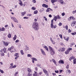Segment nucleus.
Wrapping results in <instances>:
<instances>
[{
  "label": "nucleus",
  "mask_w": 76,
  "mask_h": 76,
  "mask_svg": "<svg viewBox=\"0 0 76 76\" xmlns=\"http://www.w3.org/2000/svg\"><path fill=\"white\" fill-rule=\"evenodd\" d=\"M57 16H56L53 18V20H54L55 21V22H56V21H57Z\"/></svg>",
  "instance_id": "nucleus-28"
},
{
  "label": "nucleus",
  "mask_w": 76,
  "mask_h": 76,
  "mask_svg": "<svg viewBox=\"0 0 76 76\" xmlns=\"http://www.w3.org/2000/svg\"><path fill=\"white\" fill-rule=\"evenodd\" d=\"M43 72H44V73L45 74H47L48 73V72L47 71V70L45 69H43Z\"/></svg>",
  "instance_id": "nucleus-18"
},
{
  "label": "nucleus",
  "mask_w": 76,
  "mask_h": 76,
  "mask_svg": "<svg viewBox=\"0 0 76 76\" xmlns=\"http://www.w3.org/2000/svg\"><path fill=\"white\" fill-rule=\"evenodd\" d=\"M16 65H14V66H12V69H14V68H16Z\"/></svg>",
  "instance_id": "nucleus-49"
},
{
  "label": "nucleus",
  "mask_w": 76,
  "mask_h": 76,
  "mask_svg": "<svg viewBox=\"0 0 76 76\" xmlns=\"http://www.w3.org/2000/svg\"><path fill=\"white\" fill-rule=\"evenodd\" d=\"M76 24V21H73L71 23V26H74Z\"/></svg>",
  "instance_id": "nucleus-9"
},
{
  "label": "nucleus",
  "mask_w": 76,
  "mask_h": 76,
  "mask_svg": "<svg viewBox=\"0 0 76 76\" xmlns=\"http://www.w3.org/2000/svg\"><path fill=\"white\" fill-rule=\"evenodd\" d=\"M70 53V52L68 50L65 52V54H67Z\"/></svg>",
  "instance_id": "nucleus-32"
},
{
  "label": "nucleus",
  "mask_w": 76,
  "mask_h": 76,
  "mask_svg": "<svg viewBox=\"0 0 76 76\" xmlns=\"http://www.w3.org/2000/svg\"><path fill=\"white\" fill-rule=\"evenodd\" d=\"M3 43H4V44L5 46H7L10 43V42H5L4 41L3 42Z\"/></svg>",
  "instance_id": "nucleus-11"
},
{
  "label": "nucleus",
  "mask_w": 76,
  "mask_h": 76,
  "mask_svg": "<svg viewBox=\"0 0 76 76\" xmlns=\"http://www.w3.org/2000/svg\"><path fill=\"white\" fill-rule=\"evenodd\" d=\"M20 53L21 55H23V54H24V52H23V50H21Z\"/></svg>",
  "instance_id": "nucleus-35"
},
{
  "label": "nucleus",
  "mask_w": 76,
  "mask_h": 76,
  "mask_svg": "<svg viewBox=\"0 0 76 76\" xmlns=\"http://www.w3.org/2000/svg\"><path fill=\"white\" fill-rule=\"evenodd\" d=\"M66 73H68L70 74V73L71 72V71L69 69H67L66 71Z\"/></svg>",
  "instance_id": "nucleus-27"
},
{
  "label": "nucleus",
  "mask_w": 76,
  "mask_h": 76,
  "mask_svg": "<svg viewBox=\"0 0 76 76\" xmlns=\"http://www.w3.org/2000/svg\"><path fill=\"white\" fill-rule=\"evenodd\" d=\"M52 61H53V62L54 63V64H56V61L55 60H54V59H52Z\"/></svg>",
  "instance_id": "nucleus-30"
},
{
  "label": "nucleus",
  "mask_w": 76,
  "mask_h": 76,
  "mask_svg": "<svg viewBox=\"0 0 76 76\" xmlns=\"http://www.w3.org/2000/svg\"><path fill=\"white\" fill-rule=\"evenodd\" d=\"M26 11L24 12H21V14L22 16H24L26 14Z\"/></svg>",
  "instance_id": "nucleus-23"
},
{
  "label": "nucleus",
  "mask_w": 76,
  "mask_h": 76,
  "mask_svg": "<svg viewBox=\"0 0 76 76\" xmlns=\"http://www.w3.org/2000/svg\"><path fill=\"white\" fill-rule=\"evenodd\" d=\"M74 58H75V56H72L70 58L69 60V61H71V60H73Z\"/></svg>",
  "instance_id": "nucleus-19"
},
{
  "label": "nucleus",
  "mask_w": 76,
  "mask_h": 76,
  "mask_svg": "<svg viewBox=\"0 0 76 76\" xmlns=\"http://www.w3.org/2000/svg\"><path fill=\"white\" fill-rule=\"evenodd\" d=\"M18 26L19 28H22V26L20 24H19Z\"/></svg>",
  "instance_id": "nucleus-61"
},
{
  "label": "nucleus",
  "mask_w": 76,
  "mask_h": 76,
  "mask_svg": "<svg viewBox=\"0 0 76 76\" xmlns=\"http://www.w3.org/2000/svg\"><path fill=\"white\" fill-rule=\"evenodd\" d=\"M69 19L70 20H72H72H75V18H74V17L72 16H71L70 17Z\"/></svg>",
  "instance_id": "nucleus-21"
},
{
  "label": "nucleus",
  "mask_w": 76,
  "mask_h": 76,
  "mask_svg": "<svg viewBox=\"0 0 76 76\" xmlns=\"http://www.w3.org/2000/svg\"><path fill=\"white\" fill-rule=\"evenodd\" d=\"M11 19L13 20L14 22H16V23H18V20L15 18V17H12L11 18Z\"/></svg>",
  "instance_id": "nucleus-2"
},
{
  "label": "nucleus",
  "mask_w": 76,
  "mask_h": 76,
  "mask_svg": "<svg viewBox=\"0 0 76 76\" xmlns=\"http://www.w3.org/2000/svg\"><path fill=\"white\" fill-rule=\"evenodd\" d=\"M51 28H53V27L54 26V25H53V22L52 23H51Z\"/></svg>",
  "instance_id": "nucleus-39"
},
{
  "label": "nucleus",
  "mask_w": 76,
  "mask_h": 76,
  "mask_svg": "<svg viewBox=\"0 0 76 76\" xmlns=\"http://www.w3.org/2000/svg\"><path fill=\"white\" fill-rule=\"evenodd\" d=\"M60 2L61 4H66L65 2H64L63 0H60Z\"/></svg>",
  "instance_id": "nucleus-13"
},
{
  "label": "nucleus",
  "mask_w": 76,
  "mask_h": 76,
  "mask_svg": "<svg viewBox=\"0 0 76 76\" xmlns=\"http://www.w3.org/2000/svg\"><path fill=\"white\" fill-rule=\"evenodd\" d=\"M50 53L51 55H54V54H55V51H54V50H52V51H50Z\"/></svg>",
  "instance_id": "nucleus-17"
},
{
  "label": "nucleus",
  "mask_w": 76,
  "mask_h": 76,
  "mask_svg": "<svg viewBox=\"0 0 76 76\" xmlns=\"http://www.w3.org/2000/svg\"><path fill=\"white\" fill-rule=\"evenodd\" d=\"M28 16H32V14H28L27 15Z\"/></svg>",
  "instance_id": "nucleus-58"
},
{
  "label": "nucleus",
  "mask_w": 76,
  "mask_h": 76,
  "mask_svg": "<svg viewBox=\"0 0 76 76\" xmlns=\"http://www.w3.org/2000/svg\"><path fill=\"white\" fill-rule=\"evenodd\" d=\"M50 40L53 44H56V42H55L53 41V39L52 38H50Z\"/></svg>",
  "instance_id": "nucleus-15"
},
{
  "label": "nucleus",
  "mask_w": 76,
  "mask_h": 76,
  "mask_svg": "<svg viewBox=\"0 0 76 76\" xmlns=\"http://www.w3.org/2000/svg\"><path fill=\"white\" fill-rule=\"evenodd\" d=\"M11 19L13 20L14 22H16V23H18V20L15 18V17H12L11 18Z\"/></svg>",
  "instance_id": "nucleus-4"
},
{
  "label": "nucleus",
  "mask_w": 76,
  "mask_h": 76,
  "mask_svg": "<svg viewBox=\"0 0 76 76\" xmlns=\"http://www.w3.org/2000/svg\"><path fill=\"white\" fill-rule=\"evenodd\" d=\"M27 57H32V55H31L30 54H28L27 55Z\"/></svg>",
  "instance_id": "nucleus-50"
},
{
  "label": "nucleus",
  "mask_w": 76,
  "mask_h": 76,
  "mask_svg": "<svg viewBox=\"0 0 76 76\" xmlns=\"http://www.w3.org/2000/svg\"><path fill=\"white\" fill-rule=\"evenodd\" d=\"M75 43L72 42L70 44V45L71 46H73V45H75Z\"/></svg>",
  "instance_id": "nucleus-34"
},
{
  "label": "nucleus",
  "mask_w": 76,
  "mask_h": 76,
  "mask_svg": "<svg viewBox=\"0 0 76 76\" xmlns=\"http://www.w3.org/2000/svg\"><path fill=\"white\" fill-rule=\"evenodd\" d=\"M11 19L13 20L14 22H16V23H18V20L15 18V17H12L11 18Z\"/></svg>",
  "instance_id": "nucleus-6"
},
{
  "label": "nucleus",
  "mask_w": 76,
  "mask_h": 76,
  "mask_svg": "<svg viewBox=\"0 0 76 76\" xmlns=\"http://www.w3.org/2000/svg\"><path fill=\"white\" fill-rule=\"evenodd\" d=\"M56 17L57 18V19H60L61 18V17H60V16L59 15H58L56 16Z\"/></svg>",
  "instance_id": "nucleus-46"
},
{
  "label": "nucleus",
  "mask_w": 76,
  "mask_h": 76,
  "mask_svg": "<svg viewBox=\"0 0 76 76\" xmlns=\"http://www.w3.org/2000/svg\"><path fill=\"white\" fill-rule=\"evenodd\" d=\"M56 28H57V25H55L54 26H53V28L54 29H56Z\"/></svg>",
  "instance_id": "nucleus-53"
},
{
  "label": "nucleus",
  "mask_w": 76,
  "mask_h": 76,
  "mask_svg": "<svg viewBox=\"0 0 76 76\" xmlns=\"http://www.w3.org/2000/svg\"><path fill=\"white\" fill-rule=\"evenodd\" d=\"M19 4L20 6H22V5H23V3H22V1L20 0H19Z\"/></svg>",
  "instance_id": "nucleus-24"
},
{
  "label": "nucleus",
  "mask_w": 76,
  "mask_h": 76,
  "mask_svg": "<svg viewBox=\"0 0 76 76\" xmlns=\"http://www.w3.org/2000/svg\"><path fill=\"white\" fill-rule=\"evenodd\" d=\"M31 9L33 10H36V8L34 7H31Z\"/></svg>",
  "instance_id": "nucleus-38"
},
{
  "label": "nucleus",
  "mask_w": 76,
  "mask_h": 76,
  "mask_svg": "<svg viewBox=\"0 0 76 76\" xmlns=\"http://www.w3.org/2000/svg\"><path fill=\"white\" fill-rule=\"evenodd\" d=\"M59 36H60L61 38V39H62V38H63V37H62V35L61 34H60L59 35Z\"/></svg>",
  "instance_id": "nucleus-63"
},
{
  "label": "nucleus",
  "mask_w": 76,
  "mask_h": 76,
  "mask_svg": "<svg viewBox=\"0 0 76 76\" xmlns=\"http://www.w3.org/2000/svg\"><path fill=\"white\" fill-rule=\"evenodd\" d=\"M27 71L28 72V73H31V72H32V70L30 68H28L27 69Z\"/></svg>",
  "instance_id": "nucleus-26"
},
{
  "label": "nucleus",
  "mask_w": 76,
  "mask_h": 76,
  "mask_svg": "<svg viewBox=\"0 0 76 76\" xmlns=\"http://www.w3.org/2000/svg\"><path fill=\"white\" fill-rule=\"evenodd\" d=\"M65 28L66 30H68V26L67 25L66 26Z\"/></svg>",
  "instance_id": "nucleus-52"
},
{
  "label": "nucleus",
  "mask_w": 76,
  "mask_h": 76,
  "mask_svg": "<svg viewBox=\"0 0 76 76\" xmlns=\"http://www.w3.org/2000/svg\"><path fill=\"white\" fill-rule=\"evenodd\" d=\"M0 72L1 73H4V71L3 70L0 69Z\"/></svg>",
  "instance_id": "nucleus-48"
},
{
  "label": "nucleus",
  "mask_w": 76,
  "mask_h": 76,
  "mask_svg": "<svg viewBox=\"0 0 76 76\" xmlns=\"http://www.w3.org/2000/svg\"><path fill=\"white\" fill-rule=\"evenodd\" d=\"M58 51H60V52L64 51H65V48H59Z\"/></svg>",
  "instance_id": "nucleus-8"
},
{
  "label": "nucleus",
  "mask_w": 76,
  "mask_h": 76,
  "mask_svg": "<svg viewBox=\"0 0 76 76\" xmlns=\"http://www.w3.org/2000/svg\"><path fill=\"white\" fill-rule=\"evenodd\" d=\"M42 6L44 7H46V8H47L48 7V6L45 4H43L42 5Z\"/></svg>",
  "instance_id": "nucleus-14"
},
{
  "label": "nucleus",
  "mask_w": 76,
  "mask_h": 76,
  "mask_svg": "<svg viewBox=\"0 0 76 76\" xmlns=\"http://www.w3.org/2000/svg\"><path fill=\"white\" fill-rule=\"evenodd\" d=\"M50 11V8H48L46 10V12H49Z\"/></svg>",
  "instance_id": "nucleus-37"
},
{
  "label": "nucleus",
  "mask_w": 76,
  "mask_h": 76,
  "mask_svg": "<svg viewBox=\"0 0 76 76\" xmlns=\"http://www.w3.org/2000/svg\"><path fill=\"white\" fill-rule=\"evenodd\" d=\"M14 57H15V59H17V58H18L19 57V53H16L14 54Z\"/></svg>",
  "instance_id": "nucleus-7"
},
{
  "label": "nucleus",
  "mask_w": 76,
  "mask_h": 76,
  "mask_svg": "<svg viewBox=\"0 0 76 76\" xmlns=\"http://www.w3.org/2000/svg\"><path fill=\"white\" fill-rule=\"evenodd\" d=\"M32 63H35V61H37V58L34 57L32 58Z\"/></svg>",
  "instance_id": "nucleus-12"
},
{
  "label": "nucleus",
  "mask_w": 76,
  "mask_h": 76,
  "mask_svg": "<svg viewBox=\"0 0 76 76\" xmlns=\"http://www.w3.org/2000/svg\"><path fill=\"white\" fill-rule=\"evenodd\" d=\"M57 1L56 0H51V2H52V3H55V2H57Z\"/></svg>",
  "instance_id": "nucleus-31"
},
{
  "label": "nucleus",
  "mask_w": 76,
  "mask_h": 76,
  "mask_svg": "<svg viewBox=\"0 0 76 76\" xmlns=\"http://www.w3.org/2000/svg\"><path fill=\"white\" fill-rule=\"evenodd\" d=\"M69 37H67L66 39V41H69Z\"/></svg>",
  "instance_id": "nucleus-59"
},
{
  "label": "nucleus",
  "mask_w": 76,
  "mask_h": 76,
  "mask_svg": "<svg viewBox=\"0 0 76 76\" xmlns=\"http://www.w3.org/2000/svg\"><path fill=\"white\" fill-rule=\"evenodd\" d=\"M73 63L74 64H76V58H75L73 60Z\"/></svg>",
  "instance_id": "nucleus-41"
},
{
  "label": "nucleus",
  "mask_w": 76,
  "mask_h": 76,
  "mask_svg": "<svg viewBox=\"0 0 76 76\" xmlns=\"http://www.w3.org/2000/svg\"><path fill=\"white\" fill-rule=\"evenodd\" d=\"M68 32L69 33H71L72 32V30L70 29L68 30Z\"/></svg>",
  "instance_id": "nucleus-56"
},
{
  "label": "nucleus",
  "mask_w": 76,
  "mask_h": 76,
  "mask_svg": "<svg viewBox=\"0 0 76 76\" xmlns=\"http://www.w3.org/2000/svg\"><path fill=\"white\" fill-rule=\"evenodd\" d=\"M29 50V48L28 47H26L25 49V51H26L27 50Z\"/></svg>",
  "instance_id": "nucleus-40"
},
{
  "label": "nucleus",
  "mask_w": 76,
  "mask_h": 76,
  "mask_svg": "<svg viewBox=\"0 0 76 76\" xmlns=\"http://www.w3.org/2000/svg\"><path fill=\"white\" fill-rule=\"evenodd\" d=\"M8 37L9 38H11V34H9L8 35Z\"/></svg>",
  "instance_id": "nucleus-45"
},
{
  "label": "nucleus",
  "mask_w": 76,
  "mask_h": 76,
  "mask_svg": "<svg viewBox=\"0 0 76 76\" xmlns=\"http://www.w3.org/2000/svg\"><path fill=\"white\" fill-rule=\"evenodd\" d=\"M11 19L13 20L14 22H16V23H18V20L15 18V17H12L11 18Z\"/></svg>",
  "instance_id": "nucleus-3"
},
{
  "label": "nucleus",
  "mask_w": 76,
  "mask_h": 76,
  "mask_svg": "<svg viewBox=\"0 0 76 76\" xmlns=\"http://www.w3.org/2000/svg\"><path fill=\"white\" fill-rule=\"evenodd\" d=\"M67 50L70 52V51H72V48H68L67 49Z\"/></svg>",
  "instance_id": "nucleus-36"
},
{
  "label": "nucleus",
  "mask_w": 76,
  "mask_h": 76,
  "mask_svg": "<svg viewBox=\"0 0 76 76\" xmlns=\"http://www.w3.org/2000/svg\"><path fill=\"white\" fill-rule=\"evenodd\" d=\"M5 31V28L4 27H2L1 28V31Z\"/></svg>",
  "instance_id": "nucleus-42"
},
{
  "label": "nucleus",
  "mask_w": 76,
  "mask_h": 76,
  "mask_svg": "<svg viewBox=\"0 0 76 76\" xmlns=\"http://www.w3.org/2000/svg\"><path fill=\"white\" fill-rule=\"evenodd\" d=\"M44 18L45 20H46V21H47V18H46V17H45V16H44L43 17Z\"/></svg>",
  "instance_id": "nucleus-54"
},
{
  "label": "nucleus",
  "mask_w": 76,
  "mask_h": 76,
  "mask_svg": "<svg viewBox=\"0 0 76 76\" xmlns=\"http://www.w3.org/2000/svg\"><path fill=\"white\" fill-rule=\"evenodd\" d=\"M14 48V47H13V46H11L10 48H8V51L12 50H13V49Z\"/></svg>",
  "instance_id": "nucleus-22"
},
{
  "label": "nucleus",
  "mask_w": 76,
  "mask_h": 76,
  "mask_svg": "<svg viewBox=\"0 0 76 76\" xmlns=\"http://www.w3.org/2000/svg\"><path fill=\"white\" fill-rule=\"evenodd\" d=\"M44 48H45V50H47V51H48V48L47 46H45L44 47Z\"/></svg>",
  "instance_id": "nucleus-29"
},
{
  "label": "nucleus",
  "mask_w": 76,
  "mask_h": 76,
  "mask_svg": "<svg viewBox=\"0 0 76 76\" xmlns=\"http://www.w3.org/2000/svg\"><path fill=\"white\" fill-rule=\"evenodd\" d=\"M38 13V11L36 10L34 12V14H37Z\"/></svg>",
  "instance_id": "nucleus-43"
},
{
  "label": "nucleus",
  "mask_w": 76,
  "mask_h": 76,
  "mask_svg": "<svg viewBox=\"0 0 76 76\" xmlns=\"http://www.w3.org/2000/svg\"><path fill=\"white\" fill-rule=\"evenodd\" d=\"M33 28L35 31H38L39 29V26L38 23L34 22L32 25Z\"/></svg>",
  "instance_id": "nucleus-1"
},
{
  "label": "nucleus",
  "mask_w": 76,
  "mask_h": 76,
  "mask_svg": "<svg viewBox=\"0 0 76 76\" xmlns=\"http://www.w3.org/2000/svg\"><path fill=\"white\" fill-rule=\"evenodd\" d=\"M71 34L72 35H76V32H75L74 33H71Z\"/></svg>",
  "instance_id": "nucleus-51"
},
{
  "label": "nucleus",
  "mask_w": 76,
  "mask_h": 76,
  "mask_svg": "<svg viewBox=\"0 0 76 76\" xmlns=\"http://www.w3.org/2000/svg\"><path fill=\"white\" fill-rule=\"evenodd\" d=\"M42 73V72H39L37 73V75H38V76H39V75H41Z\"/></svg>",
  "instance_id": "nucleus-33"
},
{
  "label": "nucleus",
  "mask_w": 76,
  "mask_h": 76,
  "mask_svg": "<svg viewBox=\"0 0 76 76\" xmlns=\"http://www.w3.org/2000/svg\"><path fill=\"white\" fill-rule=\"evenodd\" d=\"M58 63L59 64H64V61L63 60H60L58 61Z\"/></svg>",
  "instance_id": "nucleus-20"
},
{
  "label": "nucleus",
  "mask_w": 76,
  "mask_h": 76,
  "mask_svg": "<svg viewBox=\"0 0 76 76\" xmlns=\"http://www.w3.org/2000/svg\"><path fill=\"white\" fill-rule=\"evenodd\" d=\"M59 25L60 26H61V25H62V23H59Z\"/></svg>",
  "instance_id": "nucleus-60"
},
{
  "label": "nucleus",
  "mask_w": 76,
  "mask_h": 76,
  "mask_svg": "<svg viewBox=\"0 0 76 76\" xmlns=\"http://www.w3.org/2000/svg\"><path fill=\"white\" fill-rule=\"evenodd\" d=\"M33 3H36V1L35 0H32Z\"/></svg>",
  "instance_id": "nucleus-62"
},
{
  "label": "nucleus",
  "mask_w": 76,
  "mask_h": 76,
  "mask_svg": "<svg viewBox=\"0 0 76 76\" xmlns=\"http://www.w3.org/2000/svg\"><path fill=\"white\" fill-rule=\"evenodd\" d=\"M40 50L42 53V54L43 55H44V56H46V54L45 53L44 50L42 49H40Z\"/></svg>",
  "instance_id": "nucleus-10"
},
{
  "label": "nucleus",
  "mask_w": 76,
  "mask_h": 76,
  "mask_svg": "<svg viewBox=\"0 0 76 76\" xmlns=\"http://www.w3.org/2000/svg\"><path fill=\"white\" fill-rule=\"evenodd\" d=\"M49 49L50 52L53 50V48H52L50 46H49Z\"/></svg>",
  "instance_id": "nucleus-25"
},
{
  "label": "nucleus",
  "mask_w": 76,
  "mask_h": 76,
  "mask_svg": "<svg viewBox=\"0 0 76 76\" xmlns=\"http://www.w3.org/2000/svg\"><path fill=\"white\" fill-rule=\"evenodd\" d=\"M66 69H69V65H67V66L66 67Z\"/></svg>",
  "instance_id": "nucleus-57"
},
{
  "label": "nucleus",
  "mask_w": 76,
  "mask_h": 76,
  "mask_svg": "<svg viewBox=\"0 0 76 76\" xmlns=\"http://www.w3.org/2000/svg\"><path fill=\"white\" fill-rule=\"evenodd\" d=\"M28 76H32V74L30 73H28L27 74Z\"/></svg>",
  "instance_id": "nucleus-44"
},
{
  "label": "nucleus",
  "mask_w": 76,
  "mask_h": 76,
  "mask_svg": "<svg viewBox=\"0 0 76 76\" xmlns=\"http://www.w3.org/2000/svg\"><path fill=\"white\" fill-rule=\"evenodd\" d=\"M1 56H4V53H3V52H1Z\"/></svg>",
  "instance_id": "nucleus-47"
},
{
  "label": "nucleus",
  "mask_w": 76,
  "mask_h": 76,
  "mask_svg": "<svg viewBox=\"0 0 76 76\" xmlns=\"http://www.w3.org/2000/svg\"><path fill=\"white\" fill-rule=\"evenodd\" d=\"M37 67H41V65L37 64Z\"/></svg>",
  "instance_id": "nucleus-55"
},
{
  "label": "nucleus",
  "mask_w": 76,
  "mask_h": 76,
  "mask_svg": "<svg viewBox=\"0 0 76 76\" xmlns=\"http://www.w3.org/2000/svg\"><path fill=\"white\" fill-rule=\"evenodd\" d=\"M3 51H6V48H4V49H3Z\"/></svg>",
  "instance_id": "nucleus-64"
},
{
  "label": "nucleus",
  "mask_w": 76,
  "mask_h": 76,
  "mask_svg": "<svg viewBox=\"0 0 76 76\" xmlns=\"http://www.w3.org/2000/svg\"><path fill=\"white\" fill-rule=\"evenodd\" d=\"M33 76H38V74H37V72L34 71V73L33 74Z\"/></svg>",
  "instance_id": "nucleus-16"
},
{
  "label": "nucleus",
  "mask_w": 76,
  "mask_h": 76,
  "mask_svg": "<svg viewBox=\"0 0 76 76\" xmlns=\"http://www.w3.org/2000/svg\"><path fill=\"white\" fill-rule=\"evenodd\" d=\"M11 19L13 20L14 22H16V23H18V20L15 18V17H12L11 18Z\"/></svg>",
  "instance_id": "nucleus-5"
}]
</instances>
